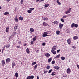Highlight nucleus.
Segmentation results:
<instances>
[{
    "label": "nucleus",
    "instance_id": "1",
    "mask_svg": "<svg viewBox=\"0 0 79 79\" xmlns=\"http://www.w3.org/2000/svg\"><path fill=\"white\" fill-rule=\"evenodd\" d=\"M71 9H72L71 8H69L68 10L66 11H65V14H68V13H70L71 11Z\"/></svg>",
    "mask_w": 79,
    "mask_h": 79
},
{
    "label": "nucleus",
    "instance_id": "2",
    "mask_svg": "<svg viewBox=\"0 0 79 79\" xmlns=\"http://www.w3.org/2000/svg\"><path fill=\"white\" fill-rule=\"evenodd\" d=\"M48 34V33L47 32H44V33L43 34V37H47V36H48V35H47Z\"/></svg>",
    "mask_w": 79,
    "mask_h": 79
},
{
    "label": "nucleus",
    "instance_id": "3",
    "mask_svg": "<svg viewBox=\"0 0 79 79\" xmlns=\"http://www.w3.org/2000/svg\"><path fill=\"white\" fill-rule=\"evenodd\" d=\"M67 72L68 74H69L71 73V70L70 69L68 68L67 69Z\"/></svg>",
    "mask_w": 79,
    "mask_h": 79
},
{
    "label": "nucleus",
    "instance_id": "4",
    "mask_svg": "<svg viewBox=\"0 0 79 79\" xmlns=\"http://www.w3.org/2000/svg\"><path fill=\"white\" fill-rule=\"evenodd\" d=\"M63 24L61 23L59 24V28L60 29H62V27H63Z\"/></svg>",
    "mask_w": 79,
    "mask_h": 79
},
{
    "label": "nucleus",
    "instance_id": "5",
    "mask_svg": "<svg viewBox=\"0 0 79 79\" xmlns=\"http://www.w3.org/2000/svg\"><path fill=\"white\" fill-rule=\"evenodd\" d=\"M56 49V46H54L53 48H52V50H55Z\"/></svg>",
    "mask_w": 79,
    "mask_h": 79
},
{
    "label": "nucleus",
    "instance_id": "6",
    "mask_svg": "<svg viewBox=\"0 0 79 79\" xmlns=\"http://www.w3.org/2000/svg\"><path fill=\"white\" fill-rule=\"evenodd\" d=\"M51 52H52L54 55H55V54H56V51L54 50H51Z\"/></svg>",
    "mask_w": 79,
    "mask_h": 79
},
{
    "label": "nucleus",
    "instance_id": "7",
    "mask_svg": "<svg viewBox=\"0 0 79 79\" xmlns=\"http://www.w3.org/2000/svg\"><path fill=\"white\" fill-rule=\"evenodd\" d=\"M10 60H10V59L8 58L6 60V63L9 62Z\"/></svg>",
    "mask_w": 79,
    "mask_h": 79
},
{
    "label": "nucleus",
    "instance_id": "8",
    "mask_svg": "<svg viewBox=\"0 0 79 79\" xmlns=\"http://www.w3.org/2000/svg\"><path fill=\"white\" fill-rule=\"evenodd\" d=\"M55 69H60V67L58 66H54L53 67Z\"/></svg>",
    "mask_w": 79,
    "mask_h": 79
},
{
    "label": "nucleus",
    "instance_id": "9",
    "mask_svg": "<svg viewBox=\"0 0 79 79\" xmlns=\"http://www.w3.org/2000/svg\"><path fill=\"white\" fill-rule=\"evenodd\" d=\"M45 55L47 57H48L49 56H50V55L48 53H46Z\"/></svg>",
    "mask_w": 79,
    "mask_h": 79
},
{
    "label": "nucleus",
    "instance_id": "10",
    "mask_svg": "<svg viewBox=\"0 0 79 79\" xmlns=\"http://www.w3.org/2000/svg\"><path fill=\"white\" fill-rule=\"evenodd\" d=\"M67 42L69 44H71V39H68L67 40Z\"/></svg>",
    "mask_w": 79,
    "mask_h": 79
},
{
    "label": "nucleus",
    "instance_id": "11",
    "mask_svg": "<svg viewBox=\"0 0 79 79\" xmlns=\"http://www.w3.org/2000/svg\"><path fill=\"white\" fill-rule=\"evenodd\" d=\"M73 39L74 40H76V39H78V37H77V36H75L73 37Z\"/></svg>",
    "mask_w": 79,
    "mask_h": 79
},
{
    "label": "nucleus",
    "instance_id": "12",
    "mask_svg": "<svg viewBox=\"0 0 79 79\" xmlns=\"http://www.w3.org/2000/svg\"><path fill=\"white\" fill-rule=\"evenodd\" d=\"M26 52L27 53L29 54L30 53V51H29V48H27L26 49Z\"/></svg>",
    "mask_w": 79,
    "mask_h": 79
},
{
    "label": "nucleus",
    "instance_id": "13",
    "mask_svg": "<svg viewBox=\"0 0 79 79\" xmlns=\"http://www.w3.org/2000/svg\"><path fill=\"white\" fill-rule=\"evenodd\" d=\"M10 44H6V47L7 48H8L10 47Z\"/></svg>",
    "mask_w": 79,
    "mask_h": 79
},
{
    "label": "nucleus",
    "instance_id": "14",
    "mask_svg": "<svg viewBox=\"0 0 79 79\" xmlns=\"http://www.w3.org/2000/svg\"><path fill=\"white\" fill-rule=\"evenodd\" d=\"M15 75L16 77H18V73L16 72Z\"/></svg>",
    "mask_w": 79,
    "mask_h": 79
},
{
    "label": "nucleus",
    "instance_id": "15",
    "mask_svg": "<svg viewBox=\"0 0 79 79\" xmlns=\"http://www.w3.org/2000/svg\"><path fill=\"white\" fill-rule=\"evenodd\" d=\"M16 66V64L15 63V62H13L12 65V67H13V66Z\"/></svg>",
    "mask_w": 79,
    "mask_h": 79
},
{
    "label": "nucleus",
    "instance_id": "16",
    "mask_svg": "<svg viewBox=\"0 0 79 79\" xmlns=\"http://www.w3.org/2000/svg\"><path fill=\"white\" fill-rule=\"evenodd\" d=\"M30 31L32 32H34V29L32 28H30Z\"/></svg>",
    "mask_w": 79,
    "mask_h": 79
},
{
    "label": "nucleus",
    "instance_id": "17",
    "mask_svg": "<svg viewBox=\"0 0 79 79\" xmlns=\"http://www.w3.org/2000/svg\"><path fill=\"white\" fill-rule=\"evenodd\" d=\"M19 20H21V21H23V17L20 16L19 17Z\"/></svg>",
    "mask_w": 79,
    "mask_h": 79
},
{
    "label": "nucleus",
    "instance_id": "18",
    "mask_svg": "<svg viewBox=\"0 0 79 79\" xmlns=\"http://www.w3.org/2000/svg\"><path fill=\"white\" fill-rule=\"evenodd\" d=\"M49 6V4H46L44 5V6L46 7V8H47L48 6Z\"/></svg>",
    "mask_w": 79,
    "mask_h": 79
},
{
    "label": "nucleus",
    "instance_id": "19",
    "mask_svg": "<svg viewBox=\"0 0 79 79\" xmlns=\"http://www.w3.org/2000/svg\"><path fill=\"white\" fill-rule=\"evenodd\" d=\"M52 58H50L48 60V63H50L51 62V61H52Z\"/></svg>",
    "mask_w": 79,
    "mask_h": 79
},
{
    "label": "nucleus",
    "instance_id": "20",
    "mask_svg": "<svg viewBox=\"0 0 79 79\" xmlns=\"http://www.w3.org/2000/svg\"><path fill=\"white\" fill-rule=\"evenodd\" d=\"M60 33V31H56V34L57 35H59V34Z\"/></svg>",
    "mask_w": 79,
    "mask_h": 79
},
{
    "label": "nucleus",
    "instance_id": "21",
    "mask_svg": "<svg viewBox=\"0 0 79 79\" xmlns=\"http://www.w3.org/2000/svg\"><path fill=\"white\" fill-rule=\"evenodd\" d=\"M10 13L8 12H6L4 13V15H9Z\"/></svg>",
    "mask_w": 79,
    "mask_h": 79
},
{
    "label": "nucleus",
    "instance_id": "22",
    "mask_svg": "<svg viewBox=\"0 0 79 79\" xmlns=\"http://www.w3.org/2000/svg\"><path fill=\"white\" fill-rule=\"evenodd\" d=\"M60 54H59L55 57V58H59V57H60Z\"/></svg>",
    "mask_w": 79,
    "mask_h": 79
},
{
    "label": "nucleus",
    "instance_id": "23",
    "mask_svg": "<svg viewBox=\"0 0 79 79\" xmlns=\"http://www.w3.org/2000/svg\"><path fill=\"white\" fill-rule=\"evenodd\" d=\"M36 37H37L36 36L34 37V38L33 39V41H35L36 40Z\"/></svg>",
    "mask_w": 79,
    "mask_h": 79
},
{
    "label": "nucleus",
    "instance_id": "24",
    "mask_svg": "<svg viewBox=\"0 0 79 79\" xmlns=\"http://www.w3.org/2000/svg\"><path fill=\"white\" fill-rule=\"evenodd\" d=\"M43 25H44V26H46L48 25L47 23H46L45 22H44L43 23Z\"/></svg>",
    "mask_w": 79,
    "mask_h": 79
},
{
    "label": "nucleus",
    "instance_id": "25",
    "mask_svg": "<svg viewBox=\"0 0 79 79\" xmlns=\"http://www.w3.org/2000/svg\"><path fill=\"white\" fill-rule=\"evenodd\" d=\"M17 28H17V26H15L14 27V31H16V29H17Z\"/></svg>",
    "mask_w": 79,
    "mask_h": 79
},
{
    "label": "nucleus",
    "instance_id": "26",
    "mask_svg": "<svg viewBox=\"0 0 79 79\" xmlns=\"http://www.w3.org/2000/svg\"><path fill=\"white\" fill-rule=\"evenodd\" d=\"M27 12H28V13H31V12H32V10H30V9L28 10Z\"/></svg>",
    "mask_w": 79,
    "mask_h": 79
},
{
    "label": "nucleus",
    "instance_id": "27",
    "mask_svg": "<svg viewBox=\"0 0 79 79\" xmlns=\"http://www.w3.org/2000/svg\"><path fill=\"white\" fill-rule=\"evenodd\" d=\"M53 23L55 24H58V21H54Z\"/></svg>",
    "mask_w": 79,
    "mask_h": 79
},
{
    "label": "nucleus",
    "instance_id": "28",
    "mask_svg": "<svg viewBox=\"0 0 79 79\" xmlns=\"http://www.w3.org/2000/svg\"><path fill=\"white\" fill-rule=\"evenodd\" d=\"M61 59L62 60H64L65 59V57H61Z\"/></svg>",
    "mask_w": 79,
    "mask_h": 79
},
{
    "label": "nucleus",
    "instance_id": "29",
    "mask_svg": "<svg viewBox=\"0 0 79 79\" xmlns=\"http://www.w3.org/2000/svg\"><path fill=\"white\" fill-rule=\"evenodd\" d=\"M75 26V24L73 23H72L71 25V27L72 28H73V27H74V26Z\"/></svg>",
    "mask_w": 79,
    "mask_h": 79
},
{
    "label": "nucleus",
    "instance_id": "30",
    "mask_svg": "<svg viewBox=\"0 0 79 79\" xmlns=\"http://www.w3.org/2000/svg\"><path fill=\"white\" fill-rule=\"evenodd\" d=\"M44 21H47V20H48V18H47V17H46L44 19Z\"/></svg>",
    "mask_w": 79,
    "mask_h": 79
},
{
    "label": "nucleus",
    "instance_id": "31",
    "mask_svg": "<svg viewBox=\"0 0 79 79\" xmlns=\"http://www.w3.org/2000/svg\"><path fill=\"white\" fill-rule=\"evenodd\" d=\"M37 64H36L34 67V69H35H35L36 68H37Z\"/></svg>",
    "mask_w": 79,
    "mask_h": 79
},
{
    "label": "nucleus",
    "instance_id": "32",
    "mask_svg": "<svg viewBox=\"0 0 79 79\" xmlns=\"http://www.w3.org/2000/svg\"><path fill=\"white\" fill-rule=\"evenodd\" d=\"M60 20L62 23H64V19H61Z\"/></svg>",
    "mask_w": 79,
    "mask_h": 79
},
{
    "label": "nucleus",
    "instance_id": "33",
    "mask_svg": "<svg viewBox=\"0 0 79 79\" xmlns=\"http://www.w3.org/2000/svg\"><path fill=\"white\" fill-rule=\"evenodd\" d=\"M55 72H52V73L51 74V75L52 76H55V73H55Z\"/></svg>",
    "mask_w": 79,
    "mask_h": 79
},
{
    "label": "nucleus",
    "instance_id": "34",
    "mask_svg": "<svg viewBox=\"0 0 79 79\" xmlns=\"http://www.w3.org/2000/svg\"><path fill=\"white\" fill-rule=\"evenodd\" d=\"M78 26V25L77 24H75L74 27H77Z\"/></svg>",
    "mask_w": 79,
    "mask_h": 79
},
{
    "label": "nucleus",
    "instance_id": "35",
    "mask_svg": "<svg viewBox=\"0 0 79 79\" xmlns=\"http://www.w3.org/2000/svg\"><path fill=\"white\" fill-rule=\"evenodd\" d=\"M47 69H50V66L49 65H47Z\"/></svg>",
    "mask_w": 79,
    "mask_h": 79
},
{
    "label": "nucleus",
    "instance_id": "36",
    "mask_svg": "<svg viewBox=\"0 0 79 79\" xmlns=\"http://www.w3.org/2000/svg\"><path fill=\"white\" fill-rule=\"evenodd\" d=\"M5 61H4V60H3L2 61V64H5Z\"/></svg>",
    "mask_w": 79,
    "mask_h": 79
},
{
    "label": "nucleus",
    "instance_id": "37",
    "mask_svg": "<svg viewBox=\"0 0 79 79\" xmlns=\"http://www.w3.org/2000/svg\"><path fill=\"white\" fill-rule=\"evenodd\" d=\"M34 77L33 76H30L31 79H34Z\"/></svg>",
    "mask_w": 79,
    "mask_h": 79
},
{
    "label": "nucleus",
    "instance_id": "38",
    "mask_svg": "<svg viewBox=\"0 0 79 79\" xmlns=\"http://www.w3.org/2000/svg\"><path fill=\"white\" fill-rule=\"evenodd\" d=\"M55 63V61H52V64H54Z\"/></svg>",
    "mask_w": 79,
    "mask_h": 79
},
{
    "label": "nucleus",
    "instance_id": "39",
    "mask_svg": "<svg viewBox=\"0 0 79 79\" xmlns=\"http://www.w3.org/2000/svg\"><path fill=\"white\" fill-rule=\"evenodd\" d=\"M36 64V62H34L33 63H32V65H34V64Z\"/></svg>",
    "mask_w": 79,
    "mask_h": 79
},
{
    "label": "nucleus",
    "instance_id": "40",
    "mask_svg": "<svg viewBox=\"0 0 79 79\" xmlns=\"http://www.w3.org/2000/svg\"><path fill=\"white\" fill-rule=\"evenodd\" d=\"M30 10H34V8H30Z\"/></svg>",
    "mask_w": 79,
    "mask_h": 79
},
{
    "label": "nucleus",
    "instance_id": "41",
    "mask_svg": "<svg viewBox=\"0 0 79 79\" xmlns=\"http://www.w3.org/2000/svg\"><path fill=\"white\" fill-rule=\"evenodd\" d=\"M27 79H31V76H28L27 77Z\"/></svg>",
    "mask_w": 79,
    "mask_h": 79
},
{
    "label": "nucleus",
    "instance_id": "42",
    "mask_svg": "<svg viewBox=\"0 0 79 79\" xmlns=\"http://www.w3.org/2000/svg\"><path fill=\"white\" fill-rule=\"evenodd\" d=\"M42 45H43V46H45V43H43L42 44Z\"/></svg>",
    "mask_w": 79,
    "mask_h": 79
},
{
    "label": "nucleus",
    "instance_id": "43",
    "mask_svg": "<svg viewBox=\"0 0 79 79\" xmlns=\"http://www.w3.org/2000/svg\"><path fill=\"white\" fill-rule=\"evenodd\" d=\"M52 71V69H51L50 70H49L48 73H51V72Z\"/></svg>",
    "mask_w": 79,
    "mask_h": 79
},
{
    "label": "nucleus",
    "instance_id": "44",
    "mask_svg": "<svg viewBox=\"0 0 79 79\" xmlns=\"http://www.w3.org/2000/svg\"><path fill=\"white\" fill-rule=\"evenodd\" d=\"M16 22H18V19H15Z\"/></svg>",
    "mask_w": 79,
    "mask_h": 79
},
{
    "label": "nucleus",
    "instance_id": "45",
    "mask_svg": "<svg viewBox=\"0 0 79 79\" xmlns=\"http://www.w3.org/2000/svg\"><path fill=\"white\" fill-rule=\"evenodd\" d=\"M21 41H19L18 44H19V45H20V44H21Z\"/></svg>",
    "mask_w": 79,
    "mask_h": 79
},
{
    "label": "nucleus",
    "instance_id": "46",
    "mask_svg": "<svg viewBox=\"0 0 79 79\" xmlns=\"http://www.w3.org/2000/svg\"><path fill=\"white\" fill-rule=\"evenodd\" d=\"M67 17V16L66 15H64L63 17V18H66Z\"/></svg>",
    "mask_w": 79,
    "mask_h": 79
},
{
    "label": "nucleus",
    "instance_id": "47",
    "mask_svg": "<svg viewBox=\"0 0 79 79\" xmlns=\"http://www.w3.org/2000/svg\"><path fill=\"white\" fill-rule=\"evenodd\" d=\"M23 1H23V0H21V3H21V4H23Z\"/></svg>",
    "mask_w": 79,
    "mask_h": 79
},
{
    "label": "nucleus",
    "instance_id": "48",
    "mask_svg": "<svg viewBox=\"0 0 79 79\" xmlns=\"http://www.w3.org/2000/svg\"><path fill=\"white\" fill-rule=\"evenodd\" d=\"M31 45H33L34 44V42L32 41H31Z\"/></svg>",
    "mask_w": 79,
    "mask_h": 79
},
{
    "label": "nucleus",
    "instance_id": "49",
    "mask_svg": "<svg viewBox=\"0 0 79 79\" xmlns=\"http://www.w3.org/2000/svg\"><path fill=\"white\" fill-rule=\"evenodd\" d=\"M60 52V49L58 50L57 51V53H59V52Z\"/></svg>",
    "mask_w": 79,
    "mask_h": 79
},
{
    "label": "nucleus",
    "instance_id": "50",
    "mask_svg": "<svg viewBox=\"0 0 79 79\" xmlns=\"http://www.w3.org/2000/svg\"><path fill=\"white\" fill-rule=\"evenodd\" d=\"M73 48H76V46H73L72 47Z\"/></svg>",
    "mask_w": 79,
    "mask_h": 79
},
{
    "label": "nucleus",
    "instance_id": "51",
    "mask_svg": "<svg viewBox=\"0 0 79 79\" xmlns=\"http://www.w3.org/2000/svg\"><path fill=\"white\" fill-rule=\"evenodd\" d=\"M17 48H20V46H16Z\"/></svg>",
    "mask_w": 79,
    "mask_h": 79
},
{
    "label": "nucleus",
    "instance_id": "52",
    "mask_svg": "<svg viewBox=\"0 0 79 79\" xmlns=\"http://www.w3.org/2000/svg\"><path fill=\"white\" fill-rule=\"evenodd\" d=\"M9 27H7L6 28V29L7 30H9Z\"/></svg>",
    "mask_w": 79,
    "mask_h": 79
},
{
    "label": "nucleus",
    "instance_id": "53",
    "mask_svg": "<svg viewBox=\"0 0 79 79\" xmlns=\"http://www.w3.org/2000/svg\"><path fill=\"white\" fill-rule=\"evenodd\" d=\"M47 73V71H45L44 74H45L46 73Z\"/></svg>",
    "mask_w": 79,
    "mask_h": 79
},
{
    "label": "nucleus",
    "instance_id": "54",
    "mask_svg": "<svg viewBox=\"0 0 79 79\" xmlns=\"http://www.w3.org/2000/svg\"><path fill=\"white\" fill-rule=\"evenodd\" d=\"M67 76V75H63V77H66Z\"/></svg>",
    "mask_w": 79,
    "mask_h": 79
},
{
    "label": "nucleus",
    "instance_id": "55",
    "mask_svg": "<svg viewBox=\"0 0 79 79\" xmlns=\"http://www.w3.org/2000/svg\"><path fill=\"white\" fill-rule=\"evenodd\" d=\"M12 36H13L14 35H15V33H14V32H13V33L12 34Z\"/></svg>",
    "mask_w": 79,
    "mask_h": 79
},
{
    "label": "nucleus",
    "instance_id": "56",
    "mask_svg": "<svg viewBox=\"0 0 79 79\" xmlns=\"http://www.w3.org/2000/svg\"><path fill=\"white\" fill-rule=\"evenodd\" d=\"M57 3H58V5H61V3L59 2Z\"/></svg>",
    "mask_w": 79,
    "mask_h": 79
},
{
    "label": "nucleus",
    "instance_id": "57",
    "mask_svg": "<svg viewBox=\"0 0 79 79\" xmlns=\"http://www.w3.org/2000/svg\"><path fill=\"white\" fill-rule=\"evenodd\" d=\"M26 45H27V44H24V45H23V46H24V47H25V46H26Z\"/></svg>",
    "mask_w": 79,
    "mask_h": 79
},
{
    "label": "nucleus",
    "instance_id": "58",
    "mask_svg": "<svg viewBox=\"0 0 79 79\" xmlns=\"http://www.w3.org/2000/svg\"><path fill=\"white\" fill-rule=\"evenodd\" d=\"M6 32H8V30H6Z\"/></svg>",
    "mask_w": 79,
    "mask_h": 79
},
{
    "label": "nucleus",
    "instance_id": "59",
    "mask_svg": "<svg viewBox=\"0 0 79 79\" xmlns=\"http://www.w3.org/2000/svg\"><path fill=\"white\" fill-rule=\"evenodd\" d=\"M13 32L14 33V34H17L16 32V31H14Z\"/></svg>",
    "mask_w": 79,
    "mask_h": 79
},
{
    "label": "nucleus",
    "instance_id": "60",
    "mask_svg": "<svg viewBox=\"0 0 79 79\" xmlns=\"http://www.w3.org/2000/svg\"><path fill=\"white\" fill-rule=\"evenodd\" d=\"M10 0H6V1H7V2H10Z\"/></svg>",
    "mask_w": 79,
    "mask_h": 79
},
{
    "label": "nucleus",
    "instance_id": "61",
    "mask_svg": "<svg viewBox=\"0 0 79 79\" xmlns=\"http://www.w3.org/2000/svg\"><path fill=\"white\" fill-rule=\"evenodd\" d=\"M37 79H39V77L38 76H37Z\"/></svg>",
    "mask_w": 79,
    "mask_h": 79
},
{
    "label": "nucleus",
    "instance_id": "62",
    "mask_svg": "<svg viewBox=\"0 0 79 79\" xmlns=\"http://www.w3.org/2000/svg\"><path fill=\"white\" fill-rule=\"evenodd\" d=\"M57 3L59 2L58 1V0H57Z\"/></svg>",
    "mask_w": 79,
    "mask_h": 79
},
{
    "label": "nucleus",
    "instance_id": "63",
    "mask_svg": "<svg viewBox=\"0 0 79 79\" xmlns=\"http://www.w3.org/2000/svg\"><path fill=\"white\" fill-rule=\"evenodd\" d=\"M40 0H36V2H39Z\"/></svg>",
    "mask_w": 79,
    "mask_h": 79
},
{
    "label": "nucleus",
    "instance_id": "64",
    "mask_svg": "<svg viewBox=\"0 0 79 79\" xmlns=\"http://www.w3.org/2000/svg\"><path fill=\"white\" fill-rule=\"evenodd\" d=\"M2 9V7L1 6H0V9Z\"/></svg>",
    "mask_w": 79,
    "mask_h": 79
}]
</instances>
